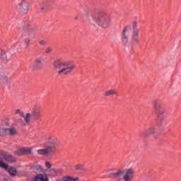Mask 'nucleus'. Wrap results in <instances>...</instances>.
Wrapping results in <instances>:
<instances>
[{"mask_svg": "<svg viewBox=\"0 0 181 181\" xmlns=\"http://www.w3.org/2000/svg\"><path fill=\"white\" fill-rule=\"evenodd\" d=\"M59 145V140L57 137L54 135H49L46 139L45 143L42 144V149H39L37 151L38 155H42V156H46L47 155H51V153H56L57 148L56 146Z\"/></svg>", "mask_w": 181, "mask_h": 181, "instance_id": "f257e3e1", "label": "nucleus"}, {"mask_svg": "<svg viewBox=\"0 0 181 181\" xmlns=\"http://www.w3.org/2000/svg\"><path fill=\"white\" fill-rule=\"evenodd\" d=\"M91 16L93 22H95L99 28H102L103 29L110 28L112 22L111 16L108 15L107 12L103 10H96L92 13Z\"/></svg>", "mask_w": 181, "mask_h": 181, "instance_id": "f03ea898", "label": "nucleus"}, {"mask_svg": "<svg viewBox=\"0 0 181 181\" xmlns=\"http://www.w3.org/2000/svg\"><path fill=\"white\" fill-rule=\"evenodd\" d=\"M52 67L54 70H60V69L65 68L66 74H71L72 71L76 69V64H73L71 61H64L62 58H57L52 62Z\"/></svg>", "mask_w": 181, "mask_h": 181, "instance_id": "7ed1b4c3", "label": "nucleus"}, {"mask_svg": "<svg viewBox=\"0 0 181 181\" xmlns=\"http://www.w3.org/2000/svg\"><path fill=\"white\" fill-rule=\"evenodd\" d=\"M154 107V112L157 115L158 119L162 122L164 119L163 114H165V103L160 99L153 100Z\"/></svg>", "mask_w": 181, "mask_h": 181, "instance_id": "20e7f679", "label": "nucleus"}, {"mask_svg": "<svg viewBox=\"0 0 181 181\" xmlns=\"http://www.w3.org/2000/svg\"><path fill=\"white\" fill-rule=\"evenodd\" d=\"M57 5L56 3L49 0H44L41 4L37 6V10L40 13H43L45 12H47V11H50L53 9L54 6Z\"/></svg>", "mask_w": 181, "mask_h": 181, "instance_id": "39448f33", "label": "nucleus"}, {"mask_svg": "<svg viewBox=\"0 0 181 181\" xmlns=\"http://www.w3.org/2000/svg\"><path fill=\"white\" fill-rule=\"evenodd\" d=\"M129 32H131V26H124L121 35V40L123 46H127L128 43H129Z\"/></svg>", "mask_w": 181, "mask_h": 181, "instance_id": "423d86ee", "label": "nucleus"}, {"mask_svg": "<svg viewBox=\"0 0 181 181\" xmlns=\"http://www.w3.org/2000/svg\"><path fill=\"white\" fill-rule=\"evenodd\" d=\"M17 8L24 15H26L30 9V1L29 0H21V3L17 5Z\"/></svg>", "mask_w": 181, "mask_h": 181, "instance_id": "0eeeda50", "label": "nucleus"}, {"mask_svg": "<svg viewBox=\"0 0 181 181\" xmlns=\"http://www.w3.org/2000/svg\"><path fill=\"white\" fill-rule=\"evenodd\" d=\"M132 39L135 43L139 42V28H138V23L132 22Z\"/></svg>", "mask_w": 181, "mask_h": 181, "instance_id": "6e6552de", "label": "nucleus"}, {"mask_svg": "<svg viewBox=\"0 0 181 181\" xmlns=\"http://www.w3.org/2000/svg\"><path fill=\"white\" fill-rule=\"evenodd\" d=\"M23 36L25 37H29V36H33L35 35V29L30 26L29 23H25L23 25Z\"/></svg>", "mask_w": 181, "mask_h": 181, "instance_id": "1a4fd4ad", "label": "nucleus"}, {"mask_svg": "<svg viewBox=\"0 0 181 181\" xmlns=\"http://www.w3.org/2000/svg\"><path fill=\"white\" fill-rule=\"evenodd\" d=\"M31 118L34 121H42V113L40 112V107L35 106L32 112Z\"/></svg>", "mask_w": 181, "mask_h": 181, "instance_id": "9d476101", "label": "nucleus"}, {"mask_svg": "<svg viewBox=\"0 0 181 181\" xmlns=\"http://www.w3.org/2000/svg\"><path fill=\"white\" fill-rule=\"evenodd\" d=\"M0 155L2 156L4 160L8 162V163H16V158L8 152L2 151Z\"/></svg>", "mask_w": 181, "mask_h": 181, "instance_id": "9b49d317", "label": "nucleus"}, {"mask_svg": "<svg viewBox=\"0 0 181 181\" xmlns=\"http://www.w3.org/2000/svg\"><path fill=\"white\" fill-rule=\"evenodd\" d=\"M124 174L125 173L124 171L119 170L116 173H111L110 174V177H111V179H113V180L120 181L122 180V179H124Z\"/></svg>", "mask_w": 181, "mask_h": 181, "instance_id": "f8f14e48", "label": "nucleus"}, {"mask_svg": "<svg viewBox=\"0 0 181 181\" xmlns=\"http://www.w3.org/2000/svg\"><path fill=\"white\" fill-rule=\"evenodd\" d=\"M4 134L13 136V135H18V130L13 127L0 129V135L2 136Z\"/></svg>", "mask_w": 181, "mask_h": 181, "instance_id": "ddd939ff", "label": "nucleus"}, {"mask_svg": "<svg viewBox=\"0 0 181 181\" xmlns=\"http://www.w3.org/2000/svg\"><path fill=\"white\" fill-rule=\"evenodd\" d=\"M43 57L37 58L35 61L34 65L33 66V70H39L43 67Z\"/></svg>", "mask_w": 181, "mask_h": 181, "instance_id": "4468645a", "label": "nucleus"}, {"mask_svg": "<svg viewBox=\"0 0 181 181\" xmlns=\"http://www.w3.org/2000/svg\"><path fill=\"white\" fill-rule=\"evenodd\" d=\"M133 177H134V170L131 169L127 170L125 175H123V179L125 181L132 180Z\"/></svg>", "mask_w": 181, "mask_h": 181, "instance_id": "2eb2a0df", "label": "nucleus"}, {"mask_svg": "<svg viewBox=\"0 0 181 181\" xmlns=\"http://www.w3.org/2000/svg\"><path fill=\"white\" fill-rule=\"evenodd\" d=\"M153 134H155V128L150 127L146 132L141 133L140 136L141 138H147V136H149V135H153Z\"/></svg>", "mask_w": 181, "mask_h": 181, "instance_id": "dca6fc26", "label": "nucleus"}, {"mask_svg": "<svg viewBox=\"0 0 181 181\" xmlns=\"http://www.w3.org/2000/svg\"><path fill=\"white\" fill-rule=\"evenodd\" d=\"M34 181H49V177L46 174H37L34 177Z\"/></svg>", "mask_w": 181, "mask_h": 181, "instance_id": "f3484780", "label": "nucleus"}, {"mask_svg": "<svg viewBox=\"0 0 181 181\" xmlns=\"http://www.w3.org/2000/svg\"><path fill=\"white\" fill-rule=\"evenodd\" d=\"M103 95H105V97H110L111 95H118V90L115 89H110L105 91Z\"/></svg>", "mask_w": 181, "mask_h": 181, "instance_id": "a211bd4d", "label": "nucleus"}, {"mask_svg": "<svg viewBox=\"0 0 181 181\" xmlns=\"http://www.w3.org/2000/svg\"><path fill=\"white\" fill-rule=\"evenodd\" d=\"M8 173H10L11 176H16L18 175V170L15 167H10L8 170Z\"/></svg>", "mask_w": 181, "mask_h": 181, "instance_id": "6ab92c4d", "label": "nucleus"}, {"mask_svg": "<svg viewBox=\"0 0 181 181\" xmlns=\"http://www.w3.org/2000/svg\"><path fill=\"white\" fill-rule=\"evenodd\" d=\"M57 71H58V76H68L67 72H66V69L64 67H62L59 69H57Z\"/></svg>", "mask_w": 181, "mask_h": 181, "instance_id": "aec40b11", "label": "nucleus"}, {"mask_svg": "<svg viewBox=\"0 0 181 181\" xmlns=\"http://www.w3.org/2000/svg\"><path fill=\"white\" fill-rule=\"evenodd\" d=\"M24 155H30L32 153V148L31 147H23Z\"/></svg>", "mask_w": 181, "mask_h": 181, "instance_id": "412c9836", "label": "nucleus"}, {"mask_svg": "<svg viewBox=\"0 0 181 181\" xmlns=\"http://www.w3.org/2000/svg\"><path fill=\"white\" fill-rule=\"evenodd\" d=\"M76 170H86V168H84V164H78L75 166Z\"/></svg>", "mask_w": 181, "mask_h": 181, "instance_id": "4be33fe9", "label": "nucleus"}, {"mask_svg": "<svg viewBox=\"0 0 181 181\" xmlns=\"http://www.w3.org/2000/svg\"><path fill=\"white\" fill-rule=\"evenodd\" d=\"M0 60H6V52L5 51H0Z\"/></svg>", "mask_w": 181, "mask_h": 181, "instance_id": "5701e85b", "label": "nucleus"}, {"mask_svg": "<svg viewBox=\"0 0 181 181\" xmlns=\"http://www.w3.org/2000/svg\"><path fill=\"white\" fill-rule=\"evenodd\" d=\"M24 43L25 45V47H29V46H30V38H29L28 37H26L24 39Z\"/></svg>", "mask_w": 181, "mask_h": 181, "instance_id": "b1692460", "label": "nucleus"}, {"mask_svg": "<svg viewBox=\"0 0 181 181\" xmlns=\"http://www.w3.org/2000/svg\"><path fill=\"white\" fill-rule=\"evenodd\" d=\"M16 153L18 156H23V155H25L23 147L17 150Z\"/></svg>", "mask_w": 181, "mask_h": 181, "instance_id": "393cba45", "label": "nucleus"}, {"mask_svg": "<svg viewBox=\"0 0 181 181\" xmlns=\"http://www.w3.org/2000/svg\"><path fill=\"white\" fill-rule=\"evenodd\" d=\"M30 117H32V115H30V113H27L25 115V121L27 124H29V122H30Z\"/></svg>", "mask_w": 181, "mask_h": 181, "instance_id": "a878e982", "label": "nucleus"}, {"mask_svg": "<svg viewBox=\"0 0 181 181\" xmlns=\"http://www.w3.org/2000/svg\"><path fill=\"white\" fill-rule=\"evenodd\" d=\"M49 175L50 176H53L54 177V176H57V171H56V169L52 168L49 170Z\"/></svg>", "mask_w": 181, "mask_h": 181, "instance_id": "bb28decb", "label": "nucleus"}, {"mask_svg": "<svg viewBox=\"0 0 181 181\" xmlns=\"http://www.w3.org/2000/svg\"><path fill=\"white\" fill-rule=\"evenodd\" d=\"M63 181H73V177L71 176H64L62 177Z\"/></svg>", "mask_w": 181, "mask_h": 181, "instance_id": "cd10ccee", "label": "nucleus"}, {"mask_svg": "<svg viewBox=\"0 0 181 181\" xmlns=\"http://www.w3.org/2000/svg\"><path fill=\"white\" fill-rule=\"evenodd\" d=\"M0 168H4V169H8V168H9V166L8 165V164L4 163V162L1 161L0 163Z\"/></svg>", "mask_w": 181, "mask_h": 181, "instance_id": "c85d7f7f", "label": "nucleus"}, {"mask_svg": "<svg viewBox=\"0 0 181 181\" xmlns=\"http://www.w3.org/2000/svg\"><path fill=\"white\" fill-rule=\"evenodd\" d=\"M52 52H53V48H52L51 47H47V48L45 49V53H46L47 54H49V53H52Z\"/></svg>", "mask_w": 181, "mask_h": 181, "instance_id": "c756f323", "label": "nucleus"}, {"mask_svg": "<svg viewBox=\"0 0 181 181\" xmlns=\"http://www.w3.org/2000/svg\"><path fill=\"white\" fill-rule=\"evenodd\" d=\"M16 114H19L20 115H21V117H25V113H23V112H21V110H17L16 111Z\"/></svg>", "mask_w": 181, "mask_h": 181, "instance_id": "7c9ffc66", "label": "nucleus"}, {"mask_svg": "<svg viewBox=\"0 0 181 181\" xmlns=\"http://www.w3.org/2000/svg\"><path fill=\"white\" fill-rule=\"evenodd\" d=\"M45 166L47 169H50V168H52V164H50V163L49 161H46Z\"/></svg>", "mask_w": 181, "mask_h": 181, "instance_id": "2f4dec72", "label": "nucleus"}, {"mask_svg": "<svg viewBox=\"0 0 181 181\" xmlns=\"http://www.w3.org/2000/svg\"><path fill=\"white\" fill-rule=\"evenodd\" d=\"M40 44H41L42 45H46V41L41 40V41H40Z\"/></svg>", "mask_w": 181, "mask_h": 181, "instance_id": "473e14b6", "label": "nucleus"}, {"mask_svg": "<svg viewBox=\"0 0 181 181\" xmlns=\"http://www.w3.org/2000/svg\"><path fill=\"white\" fill-rule=\"evenodd\" d=\"M78 180H80V178H78V177H73V180H72V181H78Z\"/></svg>", "mask_w": 181, "mask_h": 181, "instance_id": "72a5a7b5", "label": "nucleus"}, {"mask_svg": "<svg viewBox=\"0 0 181 181\" xmlns=\"http://www.w3.org/2000/svg\"><path fill=\"white\" fill-rule=\"evenodd\" d=\"M56 181H62V179L57 178V179L56 180Z\"/></svg>", "mask_w": 181, "mask_h": 181, "instance_id": "f704fd0d", "label": "nucleus"}, {"mask_svg": "<svg viewBox=\"0 0 181 181\" xmlns=\"http://www.w3.org/2000/svg\"><path fill=\"white\" fill-rule=\"evenodd\" d=\"M77 19H78V16L75 17V20L77 21Z\"/></svg>", "mask_w": 181, "mask_h": 181, "instance_id": "c9c22d12", "label": "nucleus"}, {"mask_svg": "<svg viewBox=\"0 0 181 181\" xmlns=\"http://www.w3.org/2000/svg\"><path fill=\"white\" fill-rule=\"evenodd\" d=\"M37 169H42V166L39 165L38 168H37Z\"/></svg>", "mask_w": 181, "mask_h": 181, "instance_id": "e433bc0d", "label": "nucleus"}]
</instances>
